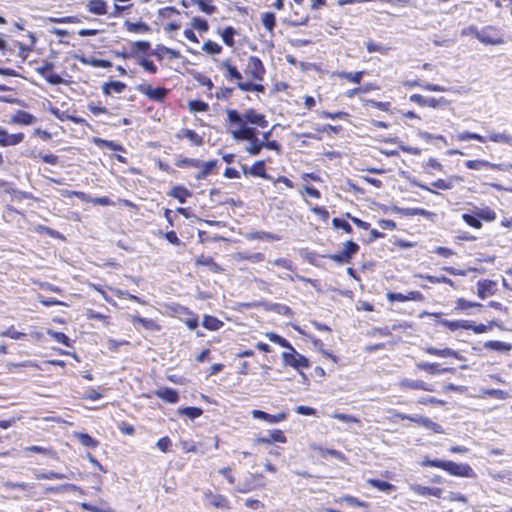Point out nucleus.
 Wrapping results in <instances>:
<instances>
[{
    "label": "nucleus",
    "instance_id": "ddd939ff",
    "mask_svg": "<svg viewBox=\"0 0 512 512\" xmlns=\"http://www.w3.org/2000/svg\"><path fill=\"white\" fill-rule=\"evenodd\" d=\"M386 298L389 302H406V301H416L422 302L424 301V295L417 290L409 291L407 294L397 293V292H387Z\"/></svg>",
    "mask_w": 512,
    "mask_h": 512
},
{
    "label": "nucleus",
    "instance_id": "58836bf2",
    "mask_svg": "<svg viewBox=\"0 0 512 512\" xmlns=\"http://www.w3.org/2000/svg\"><path fill=\"white\" fill-rule=\"evenodd\" d=\"M69 491L78 492L80 494H83V490L75 484L67 483V484H62L59 486H53V487L47 488V492H53V493H63V492H69Z\"/></svg>",
    "mask_w": 512,
    "mask_h": 512
},
{
    "label": "nucleus",
    "instance_id": "c03bdc74",
    "mask_svg": "<svg viewBox=\"0 0 512 512\" xmlns=\"http://www.w3.org/2000/svg\"><path fill=\"white\" fill-rule=\"evenodd\" d=\"M75 437L78 441L85 447L94 449L98 446V441L92 438L90 435L86 433H76Z\"/></svg>",
    "mask_w": 512,
    "mask_h": 512
},
{
    "label": "nucleus",
    "instance_id": "e433bc0d",
    "mask_svg": "<svg viewBox=\"0 0 512 512\" xmlns=\"http://www.w3.org/2000/svg\"><path fill=\"white\" fill-rule=\"evenodd\" d=\"M486 349L509 352L512 349V345L498 340H490L484 343Z\"/></svg>",
    "mask_w": 512,
    "mask_h": 512
},
{
    "label": "nucleus",
    "instance_id": "72a5a7b5",
    "mask_svg": "<svg viewBox=\"0 0 512 512\" xmlns=\"http://www.w3.org/2000/svg\"><path fill=\"white\" fill-rule=\"evenodd\" d=\"M126 88V85L121 81H111L105 83L102 87L103 93L111 95L112 93H122Z\"/></svg>",
    "mask_w": 512,
    "mask_h": 512
},
{
    "label": "nucleus",
    "instance_id": "7ed1b4c3",
    "mask_svg": "<svg viewBox=\"0 0 512 512\" xmlns=\"http://www.w3.org/2000/svg\"><path fill=\"white\" fill-rule=\"evenodd\" d=\"M420 465L422 467H433L446 471L448 474L457 477L474 478L476 473L467 463H456L450 460L430 459L425 457Z\"/></svg>",
    "mask_w": 512,
    "mask_h": 512
},
{
    "label": "nucleus",
    "instance_id": "4d7b16f0",
    "mask_svg": "<svg viewBox=\"0 0 512 512\" xmlns=\"http://www.w3.org/2000/svg\"><path fill=\"white\" fill-rule=\"evenodd\" d=\"M170 195L179 200L180 203H183L185 199L190 196L188 190L182 187H175L171 190Z\"/></svg>",
    "mask_w": 512,
    "mask_h": 512
},
{
    "label": "nucleus",
    "instance_id": "6e6552de",
    "mask_svg": "<svg viewBox=\"0 0 512 512\" xmlns=\"http://www.w3.org/2000/svg\"><path fill=\"white\" fill-rule=\"evenodd\" d=\"M359 250L360 246L356 242L348 240L343 244V248L340 252L330 254L327 258L339 265L349 264Z\"/></svg>",
    "mask_w": 512,
    "mask_h": 512
},
{
    "label": "nucleus",
    "instance_id": "f03ea898",
    "mask_svg": "<svg viewBox=\"0 0 512 512\" xmlns=\"http://www.w3.org/2000/svg\"><path fill=\"white\" fill-rule=\"evenodd\" d=\"M266 75V68L258 56L251 55L247 59L244 68L246 80L239 83V89L244 92L264 93L265 86L262 84Z\"/></svg>",
    "mask_w": 512,
    "mask_h": 512
},
{
    "label": "nucleus",
    "instance_id": "ea45409f",
    "mask_svg": "<svg viewBox=\"0 0 512 512\" xmlns=\"http://www.w3.org/2000/svg\"><path fill=\"white\" fill-rule=\"evenodd\" d=\"M197 264L205 265L209 268L210 271L214 273H221L223 269L220 265H218L211 257L200 256L196 260Z\"/></svg>",
    "mask_w": 512,
    "mask_h": 512
},
{
    "label": "nucleus",
    "instance_id": "338daca9",
    "mask_svg": "<svg viewBox=\"0 0 512 512\" xmlns=\"http://www.w3.org/2000/svg\"><path fill=\"white\" fill-rule=\"evenodd\" d=\"M287 417H288V413L285 411L279 412L274 415L269 414L268 418H267V423H270V424L280 423L282 421H285L287 419Z\"/></svg>",
    "mask_w": 512,
    "mask_h": 512
},
{
    "label": "nucleus",
    "instance_id": "423d86ee",
    "mask_svg": "<svg viewBox=\"0 0 512 512\" xmlns=\"http://www.w3.org/2000/svg\"><path fill=\"white\" fill-rule=\"evenodd\" d=\"M475 37L485 45H500L505 42L501 29L492 25L485 26L477 31Z\"/></svg>",
    "mask_w": 512,
    "mask_h": 512
},
{
    "label": "nucleus",
    "instance_id": "a878e982",
    "mask_svg": "<svg viewBox=\"0 0 512 512\" xmlns=\"http://www.w3.org/2000/svg\"><path fill=\"white\" fill-rule=\"evenodd\" d=\"M36 118L25 111H17L16 114L11 118L10 122L21 125H30L34 123Z\"/></svg>",
    "mask_w": 512,
    "mask_h": 512
},
{
    "label": "nucleus",
    "instance_id": "603ef678",
    "mask_svg": "<svg viewBox=\"0 0 512 512\" xmlns=\"http://www.w3.org/2000/svg\"><path fill=\"white\" fill-rule=\"evenodd\" d=\"M202 49L208 54L215 55L221 53L222 46L214 41L208 40L203 44Z\"/></svg>",
    "mask_w": 512,
    "mask_h": 512
},
{
    "label": "nucleus",
    "instance_id": "3c124183",
    "mask_svg": "<svg viewBox=\"0 0 512 512\" xmlns=\"http://www.w3.org/2000/svg\"><path fill=\"white\" fill-rule=\"evenodd\" d=\"M224 368V364L222 363H216V364H213L211 365L210 367L204 369V370H200L199 371V374H203L205 379H208L209 377L213 376V375H216L218 374L219 372H221Z\"/></svg>",
    "mask_w": 512,
    "mask_h": 512
},
{
    "label": "nucleus",
    "instance_id": "6ab92c4d",
    "mask_svg": "<svg viewBox=\"0 0 512 512\" xmlns=\"http://www.w3.org/2000/svg\"><path fill=\"white\" fill-rule=\"evenodd\" d=\"M138 91L147 95L150 99L160 101L167 94L164 88H152L149 84L143 83L137 87Z\"/></svg>",
    "mask_w": 512,
    "mask_h": 512
},
{
    "label": "nucleus",
    "instance_id": "1a4fd4ad",
    "mask_svg": "<svg viewBox=\"0 0 512 512\" xmlns=\"http://www.w3.org/2000/svg\"><path fill=\"white\" fill-rule=\"evenodd\" d=\"M409 100L415 104H417L420 107H430V108H444L447 107L450 102L445 99L444 97L435 98V97H429L426 98L422 96L421 94H412L409 97Z\"/></svg>",
    "mask_w": 512,
    "mask_h": 512
},
{
    "label": "nucleus",
    "instance_id": "bb28decb",
    "mask_svg": "<svg viewBox=\"0 0 512 512\" xmlns=\"http://www.w3.org/2000/svg\"><path fill=\"white\" fill-rule=\"evenodd\" d=\"M441 323L443 326H445L447 329L451 331H456L460 329L468 330L471 327V321L469 320H443Z\"/></svg>",
    "mask_w": 512,
    "mask_h": 512
},
{
    "label": "nucleus",
    "instance_id": "2f4dec72",
    "mask_svg": "<svg viewBox=\"0 0 512 512\" xmlns=\"http://www.w3.org/2000/svg\"><path fill=\"white\" fill-rule=\"evenodd\" d=\"M311 449L318 451L322 457L331 456L341 461L345 459L344 454L336 449H324L316 444H312Z\"/></svg>",
    "mask_w": 512,
    "mask_h": 512
},
{
    "label": "nucleus",
    "instance_id": "5fc2aeb1",
    "mask_svg": "<svg viewBox=\"0 0 512 512\" xmlns=\"http://www.w3.org/2000/svg\"><path fill=\"white\" fill-rule=\"evenodd\" d=\"M342 501H344L345 503H347L351 506H355V507H360V508H368L369 507L368 502L361 501L358 498L351 496V495H344L342 497Z\"/></svg>",
    "mask_w": 512,
    "mask_h": 512
},
{
    "label": "nucleus",
    "instance_id": "39448f33",
    "mask_svg": "<svg viewBox=\"0 0 512 512\" xmlns=\"http://www.w3.org/2000/svg\"><path fill=\"white\" fill-rule=\"evenodd\" d=\"M287 350L288 351L281 354L284 365L290 366L300 373H302L303 370L310 368L309 359L300 354L292 345L291 347H288Z\"/></svg>",
    "mask_w": 512,
    "mask_h": 512
},
{
    "label": "nucleus",
    "instance_id": "4c0bfd02",
    "mask_svg": "<svg viewBox=\"0 0 512 512\" xmlns=\"http://www.w3.org/2000/svg\"><path fill=\"white\" fill-rule=\"evenodd\" d=\"M417 368L419 370L425 371L431 375L441 374V365L439 363H430V362H420L417 364Z\"/></svg>",
    "mask_w": 512,
    "mask_h": 512
},
{
    "label": "nucleus",
    "instance_id": "393cba45",
    "mask_svg": "<svg viewBox=\"0 0 512 512\" xmlns=\"http://www.w3.org/2000/svg\"><path fill=\"white\" fill-rule=\"evenodd\" d=\"M425 351L429 355L438 356V357H454L456 359L461 358L457 351H455L451 348H448V347L443 348V349H437L435 347H427Z\"/></svg>",
    "mask_w": 512,
    "mask_h": 512
},
{
    "label": "nucleus",
    "instance_id": "13d9d810",
    "mask_svg": "<svg viewBox=\"0 0 512 512\" xmlns=\"http://www.w3.org/2000/svg\"><path fill=\"white\" fill-rule=\"evenodd\" d=\"M35 476H36V479H48V480L69 478V476H67L65 474L57 473L54 471H50L47 473H37Z\"/></svg>",
    "mask_w": 512,
    "mask_h": 512
},
{
    "label": "nucleus",
    "instance_id": "cd10ccee",
    "mask_svg": "<svg viewBox=\"0 0 512 512\" xmlns=\"http://www.w3.org/2000/svg\"><path fill=\"white\" fill-rule=\"evenodd\" d=\"M261 23L265 30L273 35L276 27V16L273 12H265L261 15Z\"/></svg>",
    "mask_w": 512,
    "mask_h": 512
},
{
    "label": "nucleus",
    "instance_id": "bf43d9fd",
    "mask_svg": "<svg viewBox=\"0 0 512 512\" xmlns=\"http://www.w3.org/2000/svg\"><path fill=\"white\" fill-rule=\"evenodd\" d=\"M272 310L278 314H281V315H284L286 317H292L293 316V311L292 309L285 305V304H279V303H276L272 306Z\"/></svg>",
    "mask_w": 512,
    "mask_h": 512
},
{
    "label": "nucleus",
    "instance_id": "4be33fe9",
    "mask_svg": "<svg viewBox=\"0 0 512 512\" xmlns=\"http://www.w3.org/2000/svg\"><path fill=\"white\" fill-rule=\"evenodd\" d=\"M411 489L415 494L419 496H433L436 498H441L443 494L442 488L423 486L420 484L413 485Z\"/></svg>",
    "mask_w": 512,
    "mask_h": 512
},
{
    "label": "nucleus",
    "instance_id": "052dcab7",
    "mask_svg": "<svg viewBox=\"0 0 512 512\" xmlns=\"http://www.w3.org/2000/svg\"><path fill=\"white\" fill-rule=\"evenodd\" d=\"M194 78L202 85V86H205L207 91H208V96L211 98L212 97V88H213V83L211 81L210 78L204 76V75H201V74H198L197 76H194Z\"/></svg>",
    "mask_w": 512,
    "mask_h": 512
},
{
    "label": "nucleus",
    "instance_id": "864d4df0",
    "mask_svg": "<svg viewBox=\"0 0 512 512\" xmlns=\"http://www.w3.org/2000/svg\"><path fill=\"white\" fill-rule=\"evenodd\" d=\"M127 30L134 33H146L149 31V27L143 22H126Z\"/></svg>",
    "mask_w": 512,
    "mask_h": 512
},
{
    "label": "nucleus",
    "instance_id": "69168bd1",
    "mask_svg": "<svg viewBox=\"0 0 512 512\" xmlns=\"http://www.w3.org/2000/svg\"><path fill=\"white\" fill-rule=\"evenodd\" d=\"M334 419H337L339 421H342L344 423H358L359 420L353 415L345 414V413H334L332 415Z\"/></svg>",
    "mask_w": 512,
    "mask_h": 512
},
{
    "label": "nucleus",
    "instance_id": "4468645a",
    "mask_svg": "<svg viewBox=\"0 0 512 512\" xmlns=\"http://www.w3.org/2000/svg\"><path fill=\"white\" fill-rule=\"evenodd\" d=\"M497 290L498 284L495 280L482 279L477 282V295L482 300L495 295Z\"/></svg>",
    "mask_w": 512,
    "mask_h": 512
},
{
    "label": "nucleus",
    "instance_id": "6e6d98bb",
    "mask_svg": "<svg viewBox=\"0 0 512 512\" xmlns=\"http://www.w3.org/2000/svg\"><path fill=\"white\" fill-rule=\"evenodd\" d=\"M271 443H286L287 437L284 432L280 429H274L269 433Z\"/></svg>",
    "mask_w": 512,
    "mask_h": 512
},
{
    "label": "nucleus",
    "instance_id": "de8ad7c7",
    "mask_svg": "<svg viewBox=\"0 0 512 512\" xmlns=\"http://www.w3.org/2000/svg\"><path fill=\"white\" fill-rule=\"evenodd\" d=\"M266 337L273 343L283 347V348H288V347H291V343L284 337L280 336L279 334L277 333H274V332H268L266 333Z\"/></svg>",
    "mask_w": 512,
    "mask_h": 512
},
{
    "label": "nucleus",
    "instance_id": "aec40b11",
    "mask_svg": "<svg viewBox=\"0 0 512 512\" xmlns=\"http://www.w3.org/2000/svg\"><path fill=\"white\" fill-rule=\"evenodd\" d=\"M24 139L23 133L8 134L5 129L0 127V146H14L22 142Z\"/></svg>",
    "mask_w": 512,
    "mask_h": 512
},
{
    "label": "nucleus",
    "instance_id": "f8f14e48",
    "mask_svg": "<svg viewBox=\"0 0 512 512\" xmlns=\"http://www.w3.org/2000/svg\"><path fill=\"white\" fill-rule=\"evenodd\" d=\"M205 506L214 507L217 509H230V502L227 497L208 491L203 496Z\"/></svg>",
    "mask_w": 512,
    "mask_h": 512
},
{
    "label": "nucleus",
    "instance_id": "412c9836",
    "mask_svg": "<svg viewBox=\"0 0 512 512\" xmlns=\"http://www.w3.org/2000/svg\"><path fill=\"white\" fill-rule=\"evenodd\" d=\"M465 167L471 170H481L483 168H487L490 170H502L501 164L491 163L487 160L482 159L467 160L465 162Z\"/></svg>",
    "mask_w": 512,
    "mask_h": 512
},
{
    "label": "nucleus",
    "instance_id": "8fccbe9b",
    "mask_svg": "<svg viewBox=\"0 0 512 512\" xmlns=\"http://www.w3.org/2000/svg\"><path fill=\"white\" fill-rule=\"evenodd\" d=\"M198 236H199L200 242H202V243L210 242V241H217L220 239V237L216 233H213L209 230H205V229H201V228L198 229Z\"/></svg>",
    "mask_w": 512,
    "mask_h": 512
},
{
    "label": "nucleus",
    "instance_id": "2eb2a0df",
    "mask_svg": "<svg viewBox=\"0 0 512 512\" xmlns=\"http://www.w3.org/2000/svg\"><path fill=\"white\" fill-rule=\"evenodd\" d=\"M264 476L261 473H251L249 477L246 479L243 488H239L238 491L245 493L257 488H261L265 486Z\"/></svg>",
    "mask_w": 512,
    "mask_h": 512
},
{
    "label": "nucleus",
    "instance_id": "9d476101",
    "mask_svg": "<svg viewBox=\"0 0 512 512\" xmlns=\"http://www.w3.org/2000/svg\"><path fill=\"white\" fill-rule=\"evenodd\" d=\"M309 20L310 16L303 6H299L297 8L291 7L290 14L284 19V24L290 27H299L307 25Z\"/></svg>",
    "mask_w": 512,
    "mask_h": 512
},
{
    "label": "nucleus",
    "instance_id": "9b49d317",
    "mask_svg": "<svg viewBox=\"0 0 512 512\" xmlns=\"http://www.w3.org/2000/svg\"><path fill=\"white\" fill-rule=\"evenodd\" d=\"M219 68L224 71V77L228 82H236L237 88H239L240 82H244L243 74L230 59L223 60L220 63Z\"/></svg>",
    "mask_w": 512,
    "mask_h": 512
},
{
    "label": "nucleus",
    "instance_id": "a19ab883",
    "mask_svg": "<svg viewBox=\"0 0 512 512\" xmlns=\"http://www.w3.org/2000/svg\"><path fill=\"white\" fill-rule=\"evenodd\" d=\"M236 34H237V31L235 30L234 27L228 26V27L224 28V30L221 33V37H222V40L225 43V45H227L228 47H234V45H235L234 37Z\"/></svg>",
    "mask_w": 512,
    "mask_h": 512
},
{
    "label": "nucleus",
    "instance_id": "c85d7f7f",
    "mask_svg": "<svg viewBox=\"0 0 512 512\" xmlns=\"http://www.w3.org/2000/svg\"><path fill=\"white\" fill-rule=\"evenodd\" d=\"M87 8L89 12L95 15H105L107 13V5L104 0H89Z\"/></svg>",
    "mask_w": 512,
    "mask_h": 512
},
{
    "label": "nucleus",
    "instance_id": "7c9ffc66",
    "mask_svg": "<svg viewBox=\"0 0 512 512\" xmlns=\"http://www.w3.org/2000/svg\"><path fill=\"white\" fill-rule=\"evenodd\" d=\"M202 325L208 330L217 331L223 327L224 323L215 316L205 315L202 321Z\"/></svg>",
    "mask_w": 512,
    "mask_h": 512
},
{
    "label": "nucleus",
    "instance_id": "0e129e2a",
    "mask_svg": "<svg viewBox=\"0 0 512 512\" xmlns=\"http://www.w3.org/2000/svg\"><path fill=\"white\" fill-rule=\"evenodd\" d=\"M486 394L492 398L499 399V400H505L510 397V395L507 391L501 390V389H490L486 392Z\"/></svg>",
    "mask_w": 512,
    "mask_h": 512
},
{
    "label": "nucleus",
    "instance_id": "37998d69",
    "mask_svg": "<svg viewBox=\"0 0 512 512\" xmlns=\"http://www.w3.org/2000/svg\"><path fill=\"white\" fill-rule=\"evenodd\" d=\"M250 239L254 240H266V241H278L280 237L276 234L265 232V231H256L249 234Z\"/></svg>",
    "mask_w": 512,
    "mask_h": 512
},
{
    "label": "nucleus",
    "instance_id": "f257e3e1",
    "mask_svg": "<svg viewBox=\"0 0 512 512\" xmlns=\"http://www.w3.org/2000/svg\"><path fill=\"white\" fill-rule=\"evenodd\" d=\"M226 127L235 141H247L249 145L246 152L249 155L256 156L260 154L263 148L281 153V144L277 140L260 141L256 127L265 129L269 122L266 115L258 112L254 108H248L243 113L236 109L226 111Z\"/></svg>",
    "mask_w": 512,
    "mask_h": 512
},
{
    "label": "nucleus",
    "instance_id": "c756f323",
    "mask_svg": "<svg viewBox=\"0 0 512 512\" xmlns=\"http://www.w3.org/2000/svg\"><path fill=\"white\" fill-rule=\"evenodd\" d=\"M483 305L479 302H473L466 300L464 298H458L455 301V311L457 312H465L471 308H482Z\"/></svg>",
    "mask_w": 512,
    "mask_h": 512
},
{
    "label": "nucleus",
    "instance_id": "774afa93",
    "mask_svg": "<svg viewBox=\"0 0 512 512\" xmlns=\"http://www.w3.org/2000/svg\"><path fill=\"white\" fill-rule=\"evenodd\" d=\"M24 335H25L24 333L16 331L13 326L9 327L7 330L2 331L0 333L1 337H9L14 340H18L21 337H23Z\"/></svg>",
    "mask_w": 512,
    "mask_h": 512
},
{
    "label": "nucleus",
    "instance_id": "a18cd8bd",
    "mask_svg": "<svg viewBox=\"0 0 512 512\" xmlns=\"http://www.w3.org/2000/svg\"><path fill=\"white\" fill-rule=\"evenodd\" d=\"M332 226L335 229H341L342 231H344L347 234H351L353 232L352 226L344 218L334 217L332 219Z\"/></svg>",
    "mask_w": 512,
    "mask_h": 512
},
{
    "label": "nucleus",
    "instance_id": "20e7f679",
    "mask_svg": "<svg viewBox=\"0 0 512 512\" xmlns=\"http://www.w3.org/2000/svg\"><path fill=\"white\" fill-rule=\"evenodd\" d=\"M461 218L468 226L478 230L482 228V220L493 222L496 220L497 214L492 208L485 206L477 209L474 214L463 213Z\"/></svg>",
    "mask_w": 512,
    "mask_h": 512
},
{
    "label": "nucleus",
    "instance_id": "5701e85b",
    "mask_svg": "<svg viewBox=\"0 0 512 512\" xmlns=\"http://www.w3.org/2000/svg\"><path fill=\"white\" fill-rule=\"evenodd\" d=\"M217 164V160H209L207 162L194 160V167L201 168L200 172L196 175V177L205 178L206 176L214 173L217 168Z\"/></svg>",
    "mask_w": 512,
    "mask_h": 512
},
{
    "label": "nucleus",
    "instance_id": "0eeeda50",
    "mask_svg": "<svg viewBox=\"0 0 512 512\" xmlns=\"http://www.w3.org/2000/svg\"><path fill=\"white\" fill-rule=\"evenodd\" d=\"M359 250L360 246L356 242L348 240L343 244V248L340 252L330 254L327 258L339 265L349 264Z\"/></svg>",
    "mask_w": 512,
    "mask_h": 512
},
{
    "label": "nucleus",
    "instance_id": "f704fd0d",
    "mask_svg": "<svg viewBox=\"0 0 512 512\" xmlns=\"http://www.w3.org/2000/svg\"><path fill=\"white\" fill-rule=\"evenodd\" d=\"M367 484L373 488H376L382 492H390L395 490V486L390 482L380 480V479H368Z\"/></svg>",
    "mask_w": 512,
    "mask_h": 512
},
{
    "label": "nucleus",
    "instance_id": "f3484780",
    "mask_svg": "<svg viewBox=\"0 0 512 512\" xmlns=\"http://www.w3.org/2000/svg\"><path fill=\"white\" fill-rule=\"evenodd\" d=\"M400 387L406 390H423L428 392L435 391L434 385L429 384L423 380L403 379L400 382Z\"/></svg>",
    "mask_w": 512,
    "mask_h": 512
},
{
    "label": "nucleus",
    "instance_id": "49530a36",
    "mask_svg": "<svg viewBox=\"0 0 512 512\" xmlns=\"http://www.w3.org/2000/svg\"><path fill=\"white\" fill-rule=\"evenodd\" d=\"M93 142L98 147H101V148H108V149L114 150V151H123L124 150L121 145L116 144L113 141L104 140V139H101V138H94Z\"/></svg>",
    "mask_w": 512,
    "mask_h": 512
},
{
    "label": "nucleus",
    "instance_id": "dca6fc26",
    "mask_svg": "<svg viewBox=\"0 0 512 512\" xmlns=\"http://www.w3.org/2000/svg\"><path fill=\"white\" fill-rule=\"evenodd\" d=\"M243 173L245 175H250L253 177L270 179V176L267 174L266 160H258L254 162L252 166L248 169L243 167Z\"/></svg>",
    "mask_w": 512,
    "mask_h": 512
},
{
    "label": "nucleus",
    "instance_id": "09e8293b",
    "mask_svg": "<svg viewBox=\"0 0 512 512\" xmlns=\"http://www.w3.org/2000/svg\"><path fill=\"white\" fill-rule=\"evenodd\" d=\"M201 11L206 14H213L216 11V7L213 5V0H194Z\"/></svg>",
    "mask_w": 512,
    "mask_h": 512
},
{
    "label": "nucleus",
    "instance_id": "79ce46f5",
    "mask_svg": "<svg viewBox=\"0 0 512 512\" xmlns=\"http://www.w3.org/2000/svg\"><path fill=\"white\" fill-rule=\"evenodd\" d=\"M458 141L476 140L481 143H485L487 138L474 132L463 131L456 136Z\"/></svg>",
    "mask_w": 512,
    "mask_h": 512
},
{
    "label": "nucleus",
    "instance_id": "680f3d73",
    "mask_svg": "<svg viewBox=\"0 0 512 512\" xmlns=\"http://www.w3.org/2000/svg\"><path fill=\"white\" fill-rule=\"evenodd\" d=\"M494 325H495L494 321H490L488 325L482 324V323L478 324V325H473L471 323V327L469 330H472L476 334H482V333H486L488 330L492 329Z\"/></svg>",
    "mask_w": 512,
    "mask_h": 512
},
{
    "label": "nucleus",
    "instance_id": "a211bd4d",
    "mask_svg": "<svg viewBox=\"0 0 512 512\" xmlns=\"http://www.w3.org/2000/svg\"><path fill=\"white\" fill-rule=\"evenodd\" d=\"M52 64H45L44 66L38 67L37 72L50 84L58 85L64 82L63 78L52 72Z\"/></svg>",
    "mask_w": 512,
    "mask_h": 512
},
{
    "label": "nucleus",
    "instance_id": "473e14b6",
    "mask_svg": "<svg viewBox=\"0 0 512 512\" xmlns=\"http://www.w3.org/2000/svg\"><path fill=\"white\" fill-rule=\"evenodd\" d=\"M156 395L168 403H176L178 401L177 392L171 388L158 389Z\"/></svg>",
    "mask_w": 512,
    "mask_h": 512
},
{
    "label": "nucleus",
    "instance_id": "c9c22d12",
    "mask_svg": "<svg viewBox=\"0 0 512 512\" xmlns=\"http://www.w3.org/2000/svg\"><path fill=\"white\" fill-rule=\"evenodd\" d=\"M488 139L494 143H501V144H507L509 146H512V135L507 134L505 132H503V133L490 132L488 135Z\"/></svg>",
    "mask_w": 512,
    "mask_h": 512
},
{
    "label": "nucleus",
    "instance_id": "b1692460",
    "mask_svg": "<svg viewBox=\"0 0 512 512\" xmlns=\"http://www.w3.org/2000/svg\"><path fill=\"white\" fill-rule=\"evenodd\" d=\"M366 74L364 70L356 71V72H335L334 76H336L339 79H345L351 83L354 84H360L362 81L363 76Z\"/></svg>",
    "mask_w": 512,
    "mask_h": 512
},
{
    "label": "nucleus",
    "instance_id": "e2e57ef3",
    "mask_svg": "<svg viewBox=\"0 0 512 512\" xmlns=\"http://www.w3.org/2000/svg\"><path fill=\"white\" fill-rule=\"evenodd\" d=\"M345 216L347 219L351 220L352 223L355 224L360 229L368 230L371 227L370 223L363 221L358 217L352 216L350 213H346Z\"/></svg>",
    "mask_w": 512,
    "mask_h": 512
}]
</instances>
